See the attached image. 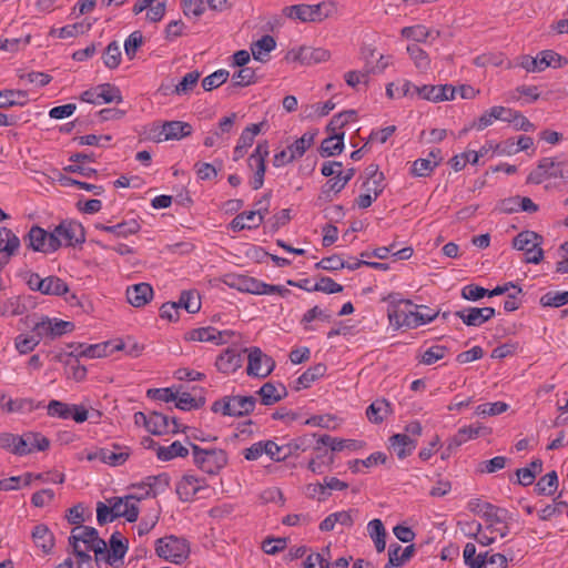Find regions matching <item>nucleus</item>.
I'll use <instances>...</instances> for the list:
<instances>
[{"instance_id": "obj_57", "label": "nucleus", "mask_w": 568, "mask_h": 568, "mask_svg": "<svg viewBox=\"0 0 568 568\" xmlns=\"http://www.w3.org/2000/svg\"><path fill=\"white\" fill-rule=\"evenodd\" d=\"M201 73L192 71L186 73L182 80L175 85L174 93L178 95L187 94L197 84Z\"/></svg>"}, {"instance_id": "obj_41", "label": "nucleus", "mask_w": 568, "mask_h": 568, "mask_svg": "<svg viewBox=\"0 0 568 568\" xmlns=\"http://www.w3.org/2000/svg\"><path fill=\"white\" fill-rule=\"evenodd\" d=\"M258 280L247 276V275H237L233 276L231 282L225 281V283L236 288L240 292L244 293H251V294H257L258 295V287H260Z\"/></svg>"}, {"instance_id": "obj_22", "label": "nucleus", "mask_w": 568, "mask_h": 568, "mask_svg": "<svg viewBox=\"0 0 568 568\" xmlns=\"http://www.w3.org/2000/svg\"><path fill=\"white\" fill-rule=\"evenodd\" d=\"M243 355L234 348H227L223 354H221L215 362L216 368L224 373L230 374L234 373L237 368H240L243 364Z\"/></svg>"}, {"instance_id": "obj_43", "label": "nucleus", "mask_w": 568, "mask_h": 568, "mask_svg": "<svg viewBox=\"0 0 568 568\" xmlns=\"http://www.w3.org/2000/svg\"><path fill=\"white\" fill-rule=\"evenodd\" d=\"M383 302H387V316L388 317H395L397 313L398 306H414L415 308H424L428 310L427 306L424 305H416L410 300L403 298L399 293H389L387 296H384L382 298Z\"/></svg>"}, {"instance_id": "obj_58", "label": "nucleus", "mask_w": 568, "mask_h": 568, "mask_svg": "<svg viewBox=\"0 0 568 568\" xmlns=\"http://www.w3.org/2000/svg\"><path fill=\"white\" fill-rule=\"evenodd\" d=\"M561 494H559L555 499V504L547 505L539 511V518L541 520H549L554 516L562 515L565 509L568 507L567 503L564 500H560Z\"/></svg>"}, {"instance_id": "obj_2", "label": "nucleus", "mask_w": 568, "mask_h": 568, "mask_svg": "<svg viewBox=\"0 0 568 568\" xmlns=\"http://www.w3.org/2000/svg\"><path fill=\"white\" fill-rule=\"evenodd\" d=\"M287 17L302 22H322L336 12V4L333 1H323L317 4H294L285 8Z\"/></svg>"}, {"instance_id": "obj_25", "label": "nucleus", "mask_w": 568, "mask_h": 568, "mask_svg": "<svg viewBox=\"0 0 568 568\" xmlns=\"http://www.w3.org/2000/svg\"><path fill=\"white\" fill-rule=\"evenodd\" d=\"M276 48L275 39L265 34L260 40L251 43V53L254 60L265 63L270 60V53Z\"/></svg>"}, {"instance_id": "obj_45", "label": "nucleus", "mask_w": 568, "mask_h": 568, "mask_svg": "<svg viewBox=\"0 0 568 568\" xmlns=\"http://www.w3.org/2000/svg\"><path fill=\"white\" fill-rule=\"evenodd\" d=\"M445 90H450L448 88V84L444 85H432V84H425L418 88H415L416 94L427 101L432 102H439L440 99L447 98L443 92Z\"/></svg>"}, {"instance_id": "obj_6", "label": "nucleus", "mask_w": 568, "mask_h": 568, "mask_svg": "<svg viewBox=\"0 0 568 568\" xmlns=\"http://www.w3.org/2000/svg\"><path fill=\"white\" fill-rule=\"evenodd\" d=\"M74 328L75 325L72 322L59 318H50L48 316H42L41 320L34 322L32 326L33 333L38 334V337H40V339H54L67 333L73 332Z\"/></svg>"}, {"instance_id": "obj_24", "label": "nucleus", "mask_w": 568, "mask_h": 568, "mask_svg": "<svg viewBox=\"0 0 568 568\" xmlns=\"http://www.w3.org/2000/svg\"><path fill=\"white\" fill-rule=\"evenodd\" d=\"M393 413V406L386 398H378L366 408L367 419L377 425L382 424Z\"/></svg>"}, {"instance_id": "obj_31", "label": "nucleus", "mask_w": 568, "mask_h": 568, "mask_svg": "<svg viewBox=\"0 0 568 568\" xmlns=\"http://www.w3.org/2000/svg\"><path fill=\"white\" fill-rule=\"evenodd\" d=\"M32 538L37 547L41 548L44 554H50L54 547V536L43 524L34 526Z\"/></svg>"}, {"instance_id": "obj_27", "label": "nucleus", "mask_w": 568, "mask_h": 568, "mask_svg": "<svg viewBox=\"0 0 568 568\" xmlns=\"http://www.w3.org/2000/svg\"><path fill=\"white\" fill-rule=\"evenodd\" d=\"M416 446L417 442L407 434H395L389 437V447L396 453L399 459L409 456Z\"/></svg>"}, {"instance_id": "obj_32", "label": "nucleus", "mask_w": 568, "mask_h": 568, "mask_svg": "<svg viewBox=\"0 0 568 568\" xmlns=\"http://www.w3.org/2000/svg\"><path fill=\"white\" fill-rule=\"evenodd\" d=\"M111 552L106 555L105 560L110 565H114L115 560H122L128 551V540L122 538L121 532L114 531L109 540Z\"/></svg>"}, {"instance_id": "obj_55", "label": "nucleus", "mask_w": 568, "mask_h": 568, "mask_svg": "<svg viewBox=\"0 0 568 568\" xmlns=\"http://www.w3.org/2000/svg\"><path fill=\"white\" fill-rule=\"evenodd\" d=\"M436 166H438V161L417 159L412 164L410 173L414 176L426 178L433 173Z\"/></svg>"}, {"instance_id": "obj_56", "label": "nucleus", "mask_w": 568, "mask_h": 568, "mask_svg": "<svg viewBox=\"0 0 568 568\" xmlns=\"http://www.w3.org/2000/svg\"><path fill=\"white\" fill-rule=\"evenodd\" d=\"M97 90H99V99L104 103H120L123 100L120 89L113 84L103 83L98 85Z\"/></svg>"}, {"instance_id": "obj_26", "label": "nucleus", "mask_w": 568, "mask_h": 568, "mask_svg": "<svg viewBox=\"0 0 568 568\" xmlns=\"http://www.w3.org/2000/svg\"><path fill=\"white\" fill-rule=\"evenodd\" d=\"M415 554V545H409L402 549L400 545L394 542L388 548V562L385 568L400 567L408 561Z\"/></svg>"}, {"instance_id": "obj_13", "label": "nucleus", "mask_w": 568, "mask_h": 568, "mask_svg": "<svg viewBox=\"0 0 568 568\" xmlns=\"http://www.w3.org/2000/svg\"><path fill=\"white\" fill-rule=\"evenodd\" d=\"M148 432H150L153 435H162V434H176V433H186L189 427L180 428V424L176 420V418L172 417L170 418L168 415H164L159 412H152L149 415V423H148Z\"/></svg>"}, {"instance_id": "obj_14", "label": "nucleus", "mask_w": 568, "mask_h": 568, "mask_svg": "<svg viewBox=\"0 0 568 568\" xmlns=\"http://www.w3.org/2000/svg\"><path fill=\"white\" fill-rule=\"evenodd\" d=\"M316 435H304L297 437L285 445H277L273 442V450L274 455H272V460L274 462H283L287 459L290 456L297 454L298 450L305 452L311 445Z\"/></svg>"}, {"instance_id": "obj_37", "label": "nucleus", "mask_w": 568, "mask_h": 568, "mask_svg": "<svg viewBox=\"0 0 568 568\" xmlns=\"http://www.w3.org/2000/svg\"><path fill=\"white\" fill-rule=\"evenodd\" d=\"M189 455L187 444L183 445L181 442H173L170 446H158L156 456L160 460H171L175 457H186Z\"/></svg>"}, {"instance_id": "obj_46", "label": "nucleus", "mask_w": 568, "mask_h": 568, "mask_svg": "<svg viewBox=\"0 0 568 568\" xmlns=\"http://www.w3.org/2000/svg\"><path fill=\"white\" fill-rule=\"evenodd\" d=\"M542 243V236L534 231H523L519 234H517L513 240V247L518 251H525L527 253V250L529 244L534 246V244H541Z\"/></svg>"}, {"instance_id": "obj_3", "label": "nucleus", "mask_w": 568, "mask_h": 568, "mask_svg": "<svg viewBox=\"0 0 568 568\" xmlns=\"http://www.w3.org/2000/svg\"><path fill=\"white\" fill-rule=\"evenodd\" d=\"M155 552L165 560L181 564L189 557L190 546L184 538L171 535L156 540Z\"/></svg>"}, {"instance_id": "obj_50", "label": "nucleus", "mask_w": 568, "mask_h": 568, "mask_svg": "<svg viewBox=\"0 0 568 568\" xmlns=\"http://www.w3.org/2000/svg\"><path fill=\"white\" fill-rule=\"evenodd\" d=\"M558 487V476L555 470L547 473L542 476L535 486V491L539 496L552 495Z\"/></svg>"}, {"instance_id": "obj_62", "label": "nucleus", "mask_w": 568, "mask_h": 568, "mask_svg": "<svg viewBox=\"0 0 568 568\" xmlns=\"http://www.w3.org/2000/svg\"><path fill=\"white\" fill-rule=\"evenodd\" d=\"M71 404H67L57 399L50 400L47 406L49 416L59 417L62 419H69L71 417Z\"/></svg>"}, {"instance_id": "obj_49", "label": "nucleus", "mask_w": 568, "mask_h": 568, "mask_svg": "<svg viewBox=\"0 0 568 568\" xmlns=\"http://www.w3.org/2000/svg\"><path fill=\"white\" fill-rule=\"evenodd\" d=\"M91 23L77 22L73 24L64 26L60 29H51L50 36H57L60 39L73 38L89 31Z\"/></svg>"}, {"instance_id": "obj_39", "label": "nucleus", "mask_w": 568, "mask_h": 568, "mask_svg": "<svg viewBox=\"0 0 568 568\" xmlns=\"http://www.w3.org/2000/svg\"><path fill=\"white\" fill-rule=\"evenodd\" d=\"M41 402L36 403L31 398L9 399L2 405V409L7 413H31L41 407Z\"/></svg>"}, {"instance_id": "obj_59", "label": "nucleus", "mask_w": 568, "mask_h": 568, "mask_svg": "<svg viewBox=\"0 0 568 568\" xmlns=\"http://www.w3.org/2000/svg\"><path fill=\"white\" fill-rule=\"evenodd\" d=\"M229 71L224 69L217 70L202 80V88L205 91H212L213 89H216L225 83L229 79Z\"/></svg>"}, {"instance_id": "obj_42", "label": "nucleus", "mask_w": 568, "mask_h": 568, "mask_svg": "<svg viewBox=\"0 0 568 568\" xmlns=\"http://www.w3.org/2000/svg\"><path fill=\"white\" fill-rule=\"evenodd\" d=\"M274 452L275 450H273V440H261L254 443L251 447L245 448L243 450V455L246 460H256L263 454H266L272 459V455H274Z\"/></svg>"}, {"instance_id": "obj_19", "label": "nucleus", "mask_w": 568, "mask_h": 568, "mask_svg": "<svg viewBox=\"0 0 568 568\" xmlns=\"http://www.w3.org/2000/svg\"><path fill=\"white\" fill-rule=\"evenodd\" d=\"M97 230L115 235L116 237H128L136 234L141 230V224L136 219L124 220L115 225L94 224Z\"/></svg>"}, {"instance_id": "obj_5", "label": "nucleus", "mask_w": 568, "mask_h": 568, "mask_svg": "<svg viewBox=\"0 0 568 568\" xmlns=\"http://www.w3.org/2000/svg\"><path fill=\"white\" fill-rule=\"evenodd\" d=\"M69 545H79L82 541L89 550H93L97 560L100 555L106 554V542L99 537V532L94 527L79 526L71 530V535L68 539Z\"/></svg>"}, {"instance_id": "obj_36", "label": "nucleus", "mask_w": 568, "mask_h": 568, "mask_svg": "<svg viewBox=\"0 0 568 568\" xmlns=\"http://www.w3.org/2000/svg\"><path fill=\"white\" fill-rule=\"evenodd\" d=\"M41 292L44 295L61 296L69 293L68 284L60 277L51 275L43 278L42 285H40Z\"/></svg>"}, {"instance_id": "obj_7", "label": "nucleus", "mask_w": 568, "mask_h": 568, "mask_svg": "<svg viewBox=\"0 0 568 568\" xmlns=\"http://www.w3.org/2000/svg\"><path fill=\"white\" fill-rule=\"evenodd\" d=\"M568 60L552 50H544L536 58L524 55L520 65L528 72H540L548 67L561 68Z\"/></svg>"}, {"instance_id": "obj_12", "label": "nucleus", "mask_w": 568, "mask_h": 568, "mask_svg": "<svg viewBox=\"0 0 568 568\" xmlns=\"http://www.w3.org/2000/svg\"><path fill=\"white\" fill-rule=\"evenodd\" d=\"M564 164L565 162L557 161L554 158H542L537 169L530 172L527 180L530 183L540 184L546 179H561L565 175Z\"/></svg>"}, {"instance_id": "obj_20", "label": "nucleus", "mask_w": 568, "mask_h": 568, "mask_svg": "<svg viewBox=\"0 0 568 568\" xmlns=\"http://www.w3.org/2000/svg\"><path fill=\"white\" fill-rule=\"evenodd\" d=\"M110 346H112V342H103L99 344L85 345L82 343L78 344H69L68 347L73 348L77 352L75 358L78 357H89V358H100L110 355Z\"/></svg>"}, {"instance_id": "obj_29", "label": "nucleus", "mask_w": 568, "mask_h": 568, "mask_svg": "<svg viewBox=\"0 0 568 568\" xmlns=\"http://www.w3.org/2000/svg\"><path fill=\"white\" fill-rule=\"evenodd\" d=\"M231 416L242 417L252 413L255 408L256 398L254 396L234 395L230 396Z\"/></svg>"}, {"instance_id": "obj_33", "label": "nucleus", "mask_w": 568, "mask_h": 568, "mask_svg": "<svg viewBox=\"0 0 568 568\" xmlns=\"http://www.w3.org/2000/svg\"><path fill=\"white\" fill-rule=\"evenodd\" d=\"M326 365L323 363L315 364L306 369L297 379L296 385L294 386L295 390H300L302 388H308L312 383H314L320 377L324 376L326 373Z\"/></svg>"}, {"instance_id": "obj_28", "label": "nucleus", "mask_w": 568, "mask_h": 568, "mask_svg": "<svg viewBox=\"0 0 568 568\" xmlns=\"http://www.w3.org/2000/svg\"><path fill=\"white\" fill-rule=\"evenodd\" d=\"M129 456H130L129 452L116 453L109 448H100L97 452L89 454L88 459L89 460L99 459L102 463L108 464L110 466H120V465H123L128 460Z\"/></svg>"}, {"instance_id": "obj_10", "label": "nucleus", "mask_w": 568, "mask_h": 568, "mask_svg": "<svg viewBox=\"0 0 568 568\" xmlns=\"http://www.w3.org/2000/svg\"><path fill=\"white\" fill-rule=\"evenodd\" d=\"M247 355V367L246 373L250 376L265 378L267 377L275 367V362L272 357L264 354L258 347H251L243 349V353Z\"/></svg>"}, {"instance_id": "obj_16", "label": "nucleus", "mask_w": 568, "mask_h": 568, "mask_svg": "<svg viewBox=\"0 0 568 568\" xmlns=\"http://www.w3.org/2000/svg\"><path fill=\"white\" fill-rule=\"evenodd\" d=\"M133 496L122 497H113L109 500L113 507V514L110 517V520H114L119 517H124L129 523H134L139 517V507L136 504L130 503L133 499Z\"/></svg>"}, {"instance_id": "obj_54", "label": "nucleus", "mask_w": 568, "mask_h": 568, "mask_svg": "<svg viewBox=\"0 0 568 568\" xmlns=\"http://www.w3.org/2000/svg\"><path fill=\"white\" fill-rule=\"evenodd\" d=\"M103 63L109 69H115L121 63V50L116 41H112L102 54Z\"/></svg>"}, {"instance_id": "obj_38", "label": "nucleus", "mask_w": 568, "mask_h": 568, "mask_svg": "<svg viewBox=\"0 0 568 568\" xmlns=\"http://www.w3.org/2000/svg\"><path fill=\"white\" fill-rule=\"evenodd\" d=\"M27 312L22 296H11L0 302V316H18Z\"/></svg>"}, {"instance_id": "obj_23", "label": "nucleus", "mask_w": 568, "mask_h": 568, "mask_svg": "<svg viewBox=\"0 0 568 568\" xmlns=\"http://www.w3.org/2000/svg\"><path fill=\"white\" fill-rule=\"evenodd\" d=\"M153 296V288L149 283L134 284L126 290L128 302L134 307L144 306Z\"/></svg>"}, {"instance_id": "obj_30", "label": "nucleus", "mask_w": 568, "mask_h": 568, "mask_svg": "<svg viewBox=\"0 0 568 568\" xmlns=\"http://www.w3.org/2000/svg\"><path fill=\"white\" fill-rule=\"evenodd\" d=\"M484 507L483 518L485 519L487 526L486 528L489 531H493V528L497 525L505 523L509 519V513L505 508L497 507L490 503H486Z\"/></svg>"}, {"instance_id": "obj_53", "label": "nucleus", "mask_w": 568, "mask_h": 568, "mask_svg": "<svg viewBox=\"0 0 568 568\" xmlns=\"http://www.w3.org/2000/svg\"><path fill=\"white\" fill-rule=\"evenodd\" d=\"M455 316L460 318L467 326H480L484 324L483 314L479 307H466L455 312Z\"/></svg>"}, {"instance_id": "obj_34", "label": "nucleus", "mask_w": 568, "mask_h": 568, "mask_svg": "<svg viewBox=\"0 0 568 568\" xmlns=\"http://www.w3.org/2000/svg\"><path fill=\"white\" fill-rule=\"evenodd\" d=\"M28 92L23 90H2L0 91V109L11 106H23L28 103Z\"/></svg>"}, {"instance_id": "obj_40", "label": "nucleus", "mask_w": 568, "mask_h": 568, "mask_svg": "<svg viewBox=\"0 0 568 568\" xmlns=\"http://www.w3.org/2000/svg\"><path fill=\"white\" fill-rule=\"evenodd\" d=\"M255 82V70L251 67H243L236 73L233 74L232 83L229 85L227 90L230 91V93H232L234 89L247 87Z\"/></svg>"}, {"instance_id": "obj_51", "label": "nucleus", "mask_w": 568, "mask_h": 568, "mask_svg": "<svg viewBox=\"0 0 568 568\" xmlns=\"http://www.w3.org/2000/svg\"><path fill=\"white\" fill-rule=\"evenodd\" d=\"M175 304H178V310L182 307L191 314L197 313L201 308L200 296L195 291H183Z\"/></svg>"}, {"instance_id": "obj_47", "label": "nucleus", "mask_w": 568, "mask_h": 568, "mask_svg": "<svg viewBox=\"0 0 568 568\" xmlns=\"http://www.w3.org/2000/svg\"><path fill=\"white\" fill-rule=\"evenodd\" d=\"M19 246V237L11 230L0 227V252L13 255Z\"/></svg>"}, {"instance_id": "obj_9", "label": "nucleus", "mask_w": 568, "mask_h": 568, "mask_svg": "<svg viewBox=\"0 0 568 568\" xmlns=\"http://www.w3.org/2000/svg\"><path fill=\"white\" fill-rule=\"evenodd\" d=\"M52 235L60 242V246H75L85 241L84 227L77 221H62L53 229Z\"/></svg>"}, {"instance_id": "obj_60", "label": "nucleus", "mask_w": 568, "mask_h": 568, "mask_svg": "<svg viewBox=\"0 0 568 568\" xmlns=\"http://www.w3.org/2000/svg\"><path fill=\"white\" fill-rule=\"evenodd\" d=\"M205 399L203 397L195 398L190 393H182L176 395L175 406L182 410H191L200 408L204 405Z\"/></svg>"}, {"instance_id": "obj_18", "label": "nucleus", "mask_w": 568, "mask_h": 568, "mask_svg": "<svg viewBox=\"0 0 568 568\" xmlns=\"http://www.w3.org/2000/svg\"><path fill=\"white\" fill-rule=\"evenodd\" d=\"M193 128L190 123L183 121H165L158 135L156 141L181 140L190 136Z\"/></svg>"}, {"instance_id": "obj_52", "label": "nucleus", "mask_w": 568, "mask_h": 568, "mask_svg": "<svg viewBox=\"0 0 568 568\" xmlns=\"http://www.w3.org/2000/svg\"><path fill=\"white\" fill-rule=\"evenodd\" d=\"M539 303L542 307H560L568 304V291L565 292H555L549 291L544 294Z\"/></svg>"}, {"instance_id": "obj_17", "label": "nucleus", "mask_w": 568, "mask_h": 568, "mask_svg": "<svg viewBox=\"0 0 568 568\" xmlns=\"http://www.w3.org/2000/svg\"><path fill=\"white\" fill-rule=\"evenodd\" d=\"M233 332L231 331H219L215 327H200L191 329L185 334V338L187 341L194 342H212L216 345H221L226 343L224 336H232Z\"/></svg>"}, {"instance_id": "obj_64", "label": "nucleus", "mask_w": 568, "mask_h": 568, "mask_svg": "<svg viewBox=\"0 0 568 568\" xmlns=\"http://www.w3.org/2000/svg\"><path fill=\"white\" fill-rule=\"evenodd\" d=\"M409 57L414 60L416 68L426 70L429 67V59L427 53L416 43L407 47Z\"/></svg>"}, {"instance_id": "obj_61", "label": "nucleus", "mask_w": 568, "mask_h": 568, "mask_svg": "<svg viewBox=\"0 0 568 568\" xmlns=\"http://www.w3.org/2000/svg\"><path fill=\"white\" fill-rule=\"evenodd\" d=\"M314 141V134L306 132L300 139H297L294 143L288 145V151L294 154L296 159L304 155L306 150L311 148Z\"/></svg>"}, {"instance_id": "obj_15", "label": "nucleus", "mask_w": 568, "mask_h": 568, "mask_svg": "<svg viewBox=\"0 0 568 568\" xmlns=\"http://www.w3.org/2000/svg\"><path fill=\"white\" fill-rule=\"evenodd\" d=\"M205 478H200L191 474H185L176 484V495L183 503L192 501L194 496L201 490L206 488Z\"/></svg>"}, {"instance_id": "obj_35", "label": "nucleus", "mask_w": 568, "mask_h": 568, "mask_svg": "<svg viewBox=\"0 0 568 568\" xmlns=\"http://www.w3.org/2000/svg\"><path fill=\"white\" fill-rule=\"evenodd\" d=\"M344 132L331 134L323 140L320 149L322 156H334L342 153L344 149Z\"/></svg>"}, {"instance_id": "obj_44", "label": "nucleus", "mask_w": 568, "mask_h": 568, "mask_svg": "<svg viewBox=\"0 0 568 568\" xmlns=\"http://www.w3.org/2000/svg\"><path fill=\"white\" fill-rule=\"evenodd\" d=\"M143 485L148 486L146 496L155 497L158 494L163 493L170 486V476L166 473L158 476H149L145 478Z\"/></svg>"}, {"instance_id": "obj_8", "label": "nucleus", "mask_w": 568, "mask_h": 568, "mask_svg": "<svg viewBox=\"0 0 568 568\" xmlns=\"http://www.w3.org/2000/svg\"><path fill=\"white\" fill-rule=\"evenodd\" d=\"M29 248L44 254L53 253L60 247V242L44 229L33 225L24 237Z\"/></svg>"}, {"instance_id": "obj_63", "label": "nucleus", "mask_w": 568, "mask_h": 568, "mask_svg": "<svg viewBox=\"0 0 568 568\" xmlns=\"http://www.w3.org/2000/svg\"><path fill=\"white\" fill-rule=\"evenodd\" d=\"M40 337H38V334H33V335H19L17 338H16V348L18 349V352L20 354H28L30 352H32L37 346L38 344L40 343Z\"/></svg>"}, {"instance_id": "obj_1", "label": "nucleus", "mask_w": 568, "mask_h": 568, "mask_svg": "<svg viewBox=\"0 0 568 568\" xmlns=\"http://www.w3.org/2000/svg\"><path fill=\"white\" fill-rule=\"evenodd\" d=\"M189 446L192 449L194 466L207 475L220 474L229 463V456L224 449L210 446L202 447L194 443H189Z\"/></svg>"}, {"instance_id": "obj_21", "label": "nucleus", "mask_w": 568, "mask_h": 568, "mask_svg": "<svg viewBox=\"0 0 568 568\" xmlns=\"http://www.w3.org/2000/svg\"><path fill=\"white\" fill-rule=\"evenodd\" d=\"M513 114V109L496 105L485 111L477 120L476 128L477 130H484L487 126L491 125L495 120H500L504 122L511 121L510 115Z\"/></svg>"}, {"instance_id": "obj_48", "label": "nucleus", "mask_w": 568, "mask_h": 568, "mask_svg": "<svg viewBox=\"0 0 568 568\" xmlns=\"http://www.w3.org/2000/svg\"><path fill=\"white\" fill-rule=\"evenodd\" d=\"M302 64L312 65L325 62L331 58L328 50L323 48L302 47Z\"/></svg>"}, {"instance_id": "obj_11", "label": "nucleus", "mask_w": 568, "mask_h": 568, "mask_svg": "<svg viewBox=\"0 0 568 568\" xmlns=\"http://www.w3.org/2000/svg\"><path fill=\"white\" fill-rule=\"evenodd\" d=\"M268 154V143L267 141H262L257 143L254 152L248 156L247 164L254 170L253 179L250 182L253 190H260L264 184L265 160Z\"/></svg>"}, {"instance_id": "obj_4", "label": "nucleus", "mask_w": 568, "mask_h": 568, "mask_svg": "<svg viewBox=\"0 0 568 568\" xmlns=\"http://www.w3.org/2000/svg\"><path fill=\"white\" fill-rule=\"evenodd\" d=\"M271 193L264 194V196L255 203L256 210L242 212L237 214L232 222L230 227L233 232H240L245 229H256L263 222L265 214L268 212Z\"/></svg>"}]
</instances>
